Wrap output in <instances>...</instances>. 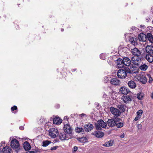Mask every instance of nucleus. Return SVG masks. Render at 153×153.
<instances>
[{"label":"nucleus","mask_w":153,"mask_h":153,"mask_svg":"<svg viewBox=\"0 0 153 153\" xmlns=\"http://www.w3.org/2000/svg\"><path fill=\"white\" fill-rule=\"evenodd\" d=\"M141 57L148 62L153 61V46L152 45H147L145 47V50L141 55Z\"/></svg>","instance_id":"f257e3e1"},{"label":"nucleus","mask_w":153,"mask_h":153,"mask_svg":"<svg viewBox=\"0 0 153 153\" xmlns=\"http://www.w3.org/2000/svg\"><path fill=\"white\" fill-rule=\"evenodd\" d=\"M128 73L131 74V71L129 68H126L124 69H120L117 73V75L118 78L124 79L127 76Z\"/></svg>","instance_id":"f03ea898"},{"label":"nucleus","mask_w":153,"mask_h":153,"mask_svg":"<svg viewBox=\"0 0 153 153\" xmlns=\"http://www.w3.org/2000/svg\"><path fill=\"white\" fill-rule=\"evenodd\" d=\"M110 109L111 113L114 115V118H118L117 117L120 116L121 113L118 109L113 107H111Z\"/></svg>","instance_id":"7ed1b4c3"},{"label":"nucleus","mask_w":153,"mask_h":153,"mask_svg":"<svg viewBox=\"0 0 153 153\" xmlns=\"http://www.w3.org/2000/svg\"><path fill=\"white\" fill-rule=\"evenodd\" d=\"M10 146L13 149H16L17 151L20 149V144L19 141L16 139L12 140L10 143Z\"/></svg>","instance_id":"20e7f679"},{"label":"nucleus","mask_w":153,"mask_h":153,"mask_svg":"<svg viewBox=\"0 0 153 153\" xmlns=\"http://www.w3.org/2000/svg\"><path fill=\"white\" fill-rule=\"evenodd\" d=\"M127 95H124L122 96L121 99L123 100L124 102L126 103H127L129 102L132 101V99L133 98V96L131 94V93ZM132 94V93H131Z\"/></svg>","instance_id":"39448f33"},{"label":"nucleus","mask_w":153,"mask_h":153,"mask_svg":"<svg viewBox=\"0 0 153 153\" xmlns=\"http://www.w3.org/2000/svg\"><path fill=\"white\" fill-rule=\"evenodd\" d=\"M49 132V135L53 138L56 137L59 134L57 129L54 128L50 129Z\"/></svg>","instance_id":"423d86ee"},{"label":"nucleus","mask_w":153,"mask_h":153,"mask_svg":"<svg viewBox=\"0 0 153 153\" xmlns=\"http://www.w3.org/2000/svg\"><path fill=\"white\" fill-rule=\"evenodd\" d=\"M119 92L120 94H123L124 95H127L129 93H132L129 89L125 86H122L120 88Z\"/></svg>","instance_id":"0eeeda50"},{"label":"nucleus","mask_w":153,"mask_h":153,"mask_svg":"<svg viewBox=\"0 0 153 153\" xmlns=\"http://www.w3.org/2000/svg\"><path fill=\"white\" fill-rule=\"evenodd\" d=\"M131 62L134 65L140 66L141 63V60L139 57H133L131 58Z\"/></svg>","instance_id":"6e6552de"},{"label":"nucleus","mask_w":153,"mask_h":153,"mask_svg":"<svg viewBox=\"0 0 153 153\" xmlns=\"http://www.w3.org/2000/svg\"><path fill=\"white\" fill-rule=\"evenodd\" d=\"M63 129L65 132L68 134H71L72 133V129L69 124H65Z\"/></svg>","instance_id":"1a4fd4ad"},{"label":"nucleus","mask_w":153,"mask_h":153,"mask_svg":"<svg viewBox=\"0 0 153 153\" xmlns=\"http://www.w3.org/2000/svg\"><path fill=\"white\" fill-rule=\"evenodd\" d=\"M131 52L132 54L136 57H139L141 55L140 51L136 48L131 49Z\"/></svg>","instance_id":"9d476101"},{"label":"nucleus","mask_w":153,"mask_h":153,"mask_svg":"<svg viewBox=\"0 0 153 153\" xmlns=\"http://www.w3.org/2000/svg\"><path fill=\"white\" fill-rule=\"evenodd\" d=\"M59 137L61 140H68L69 139V136L66 134L64 132H61L58 134Z\"/></svg>","instance_id":"9b49d317"},{"label":"nucleus","mask_w":153,"mask_h":153,"mask_svg":"<svg viewBox=\"0 0 153 153\" xmlns=\"http://www.w3.org/2000/svg\"><path fill=\"white\" fill-rule=\"evenodd\" d=\"M116 118H114V119H108L107 122V124L108 126L111 127L115 126V123L116 122Z\"/></svg>","instance_id":"f8f14e48"},{"label":"nucleus","mask_w":153,"mask_h":153,"mask_svg":"<svg viewBox=\"0 0 153 153\" xmlns=\"http://www.w3.org/2000/svg\"><path fill=\"white\" fill-rule=\"evenodd\" d=\"M110 83L112 85L118 86L120 85V82L118 79L113 78L111 79Z\"/></svg>","instance_id":"ddd939ff"},{"label":"nucleus","mask_w":153,"mask_h":153,"mask_svg":"<svg viewBox=\"0 0 153 153\" xmlns=\"http://www.w3.org/2000/svg\"><path fill=\"white\" fill-rule=\"evenodd\" d=\"M147 34H145L143 33L139 34L138 38L140 41L146 42L147 41Z\"/></svg>","instance_id":"4468645a"},{"label":"nucleus","mask_w":153,"mask_h":153,"mask_svg":"<svg viewBox=\"0 0 153 153\" xmlns=\"http://www.w3.org/2000/svg\"><path fill=\"white\" fill-rule=\"evenodd\" d=\"M137 79L139 81L143 84H145L147 82V78L146 76L142 75H140L137 77Z\"/></svg>","instance_id":"2eb2a0df"},{"label":"nucleus","mask_w":153,"mask_h":153,"mask_svg":"<svg viewBox=\"0 0 153 153\" xmlns=\"http://www.w3.org/2000/svg\"><path fill=\"white\" fill-rule=\"evenodd\" d=\"M92 134L94 135L97 138H101L104 136V133L103 132L98 131L93 132Z\"/></svg>","instance_id":"dca6fc26"},{"label":"nucleus","mask_w":153,"mask_h":153,"mask_svg":"<svg viewBox=\"0 0 153 153\" xmlns=\"http://www.w3.org/2000/svg\"><path fill=\"white\" fill-rule=\"evenodd\" d=\"M124 62L123 61V59L120 58H119L116 61V63L117 64V66L119 68H123L124 66Z\"/></svg>","instance_id":"f3484780"},{"label":"nucleus","mask_w":153,"mask_h":153,"mask_svg":"<svg viewBox=\"0 0 153 153\" xmlns=\"http://www.w3.org/2000/svg\"><path fill=\"white\" fill-rule=\"evenodd\" d=\"M116 122L115 123V126L117 128H122L123 126V123L120 122L121 119L120 118H117L116 119Z\"/></svg>","instance_id":"a211bd4d"},{"label":"nucleus","mask_w":153,"mask_h":153,"mask_svg":"<svg viewBox=\"0 0 153 153\" xmlns=\"http://www.w3.org/2000/svg\"><path fill=\"white\" fill-rule=\"evenodd\" d=\"M127 84L128 87L131 89L135 88L137 86V85L135 82L132 80H131L128 81L127 83Z\"/></svg>","instance_id":"6ab92c4d"},{"label":"nucleus","mask_w":153,"mask_h":153,"mask_svg":"<svg viewBox=\"0 0 153 153\" xmlns=\"http://www.w3.org/2000/svg\"><path fill=\"white\" fill-rule=\"evenodd\" d=\"M123 61L124 62V65L129 66L131 63V60L128 57H126L123 59Z\"/></svg>","instance_id":"aec40b11"},{"label":"nucleus","mask_w":153,"mask_h":153,"mask_svg":"<svg viewBox=\"0 0 153 153\" xmlns=\"http://www.w3.org/2000/svg\"><path fill=\"white\" fill-rule=\"evenodd\" d=\"M131 74L132 73H137L138 72V69L139 68V66L134 65H132L131 66Z\"/></svg>","instance_id":"412c9836"},{"label":"nucleus","mask_w":153,"mask_h":153,"mask_svg":"<svg viewBox=\"0 0 153 153\" xmlns=\"http://www.w3.org/2000/svg\"><path fill=\"white\" fill-rule=\"evenodd\" d=\"M147 41L153 44V35L151 33H147Z\"/></svg>","instance_id":"4be33fe9"},{"label":"nucleus","mask_w":153,"mask_h":153,"mask_svg":"<svg viewBox=\"0 0 153 153\" xmlns=\"http://www.w3.org/2000/svg\"><path fill=\"white\" fill-rule=\"evenodd\" d=\"M62 120L58 117H55L53 118V123L54 124L59 125L62 122Z\"/></svg>","instance_id":"5701e85b"},{"label":"nucleus","mask_w":153,"mask_h":153,"mask_svg":"<svg viewBox=\"0 0 153 153\" xmlns=\"http://www.w3.org/2000/svg\"><path fill=\"white\" fill-rule=\"evenodd\" d=\"M137 40V38L134 37H131L129 39V41L131 44L134 46L138 44Z\"/></svg>","instance_id":"b1692460"},{"label":"nucleus","mask_w":153,"mask_h":153,"mask_svg":"<svg viewBox=\"0 0 153 153\" xmlns=\"http://www.w3.org/2000/svg\"><path fill=\"white\" fill-rule=\"evenodd\" d=\"M2 151L4 153H10L12 150L10 147L6 146L3 149Z\"/></svg>","instance_id":"393cba45"},{"label":"nucleus","mask_w":153,"mask_h":153,"mask_svg":"<svg viewBox=\"0 0 153 153\" xmlns=\"http://www.w3.org/2000/svg\"><path fill=\"white\" fill-rule=\"evenodd\" d=\"M99 125L102 128H105L107 126V123L104 122L102 120H100L97 121Z\"/></svg>","instance_id":"a878e982"},{"label":"nucleus","mask_w":153,"mask_h":153,"mask_svg":"<svg viewBox=\"0 0 153 153\" xmlns=\"http://www.w3.org/2000/svg\"><path fill=\"white\" fill-rule=\"evenodd\" d=\"M23 145L24 148L25 150H29L31 148L30 144L27 142H25L23 144Z\"/></svg>","instance_id":"bb28decb"},{"label":"nucleus","mask_w":153,"mask_h":153,"mask_svg":"<svg viewBox=\"0 0 153 153\" xmlns=\"http://www.w3.org/2000/svg\"><path fill=\"white\" fill-rule=\"evenodd\" d=\"M125 105L120 102L117 105V107L122 112H124L125 111Z\"/></svg>","instance_id":"cd10ccee"},{"label":"nucleus","mask_w":153,"mask_h":153,"mask_svg":"<svg viewBox=\"0 0 153 153\" xmlns=\"http://www.w3.org/2000/svg\"><path fill=\"white\" fill-rule=\"evenodd\" d=\"M114 142V141L112 140H110L108 142H106L104 145V146L106 147H109L110 146H111L113 145V143Z\"/></svg>","instance_id":"c85d7f7f"},{"label":"nucleus","mask_w":153,"mask_h":153,"mask_svg":"<svg viewBox=\"0 0 153 153\" xmlns=\"http://www.w3.org/2000/svg\"><path fill=\"white\" fill-rule=\"evenodd\" d=\"M93 128L94 126L92 124L89 123L87 124V131H91Z\"/></svg>","instance_id":"c756f323"},{"label":"nucleus","mask_w":153,"mask_h":153,"mask_svg":"<svg viewBox=\"0 0 153 153\" xmlns=\"http://www.w3.org/2000/svg\"><path fill=\"white\" fill-rule=\"evenodd\" d=\"M139 68H140L141 70L143 71H146L148 68V66L145 64H143L142 65H140L139 66Z\"/></svg>","instance_id":"7c9ffc66"},{"label":"nucleus","mask_w":153,"mask_h":153,"mask_svg":"<svg viewBox=\"0 0 153 153\" xmlns=\"http://www.w3.org/2000/svg\"><path fill=\"white\" fill-rule=\"evenodd\" d=\"M51 143V141L46 140L43 141L42 143V146L43 147H46Z\"/></svg>","instance_id":"2f4dec72"},{"label":"nucleus","mask_w":153,"mask_h":153,"mask_svg":"<svg viewBox=\"0 0 153 153\" xmlns=\"http://www.w3.org/2000/svg\"><path fill=\"white\" fill-rule=\"evenodd\" d=\"M144 95V94L142 93H138L137 94V98L139 100H141L143 99Z\"/></svg>","instance_id":"473e14b6"},{"label":"nucleus","mask_w":153,"mask_h":153,"mask_svg":"<svg viewBox=\"0 0 153 153\" xmlns=\"http://www.w3.org/2000/svg\"><path fill=\"white\" fill-rule=\"evenodd\" d=\"M95 125L97 130H102V128H101L102 127L99 125L98 123H95Z\"/></svg>","instance_id":"72a5a7b5"},{"label":"nucleus","mask_w":153,"mask_h":153,"mask_svg":"<svg viewBox=\"0 0 153 153\" xmlns=\"http://www.w3.org/2000/svg\"><path fill=\"white\" fill-rule=\"evenodd\" d=\"M83 130L82 128L79 127H76L75 129V131L78 133L82 132Z\"/></svg>","instance_id":"f704fd0d"},{"label":"nucleus","mask_w":153,"mask_h":153,"mask_svg":"<svg viewBox=\"0 0 153 153\" xmlns=\"http://www.w3.org/2000/svg\"><path fill=\"white\" fill-rule=\"evenodd\" d=\"M79 140L81 143H85L86 142V138L85 137H82L79 138Z\"/></svg>","instance_id":"c9c22d12"},{"label":"nucleus","mask_w":153,"mask_h":153,"mask_svg":"<svg viewBox=\"0 0 153 153\" xmlns=\"http://www.w3.org/2000/svg\"><path fill=\"white\" fill-rule=\"evenodd\" d=\"M143 113V111L142 110H138L137 112V115L141 117Z\"/></svg>","instance_id":"e433bc0d"},{"label":"nucleus","mask_w":153,"mask_h":153,"mask_svg":"<svg viewBox=\"0 0 153 153\" xmlns=\"http://www.w3.org/2000/svg\"><path fill=\"white\" fill-rule=\"evenodd\" d=\"M147 75L149 78V82L150 83H151L153 81V79L151 77V76L149 74H147Z\"/></svg>","instance_id":"4c0bfd02"},{"label":"nucleus","mask_w":153,"mask_h":153,"mask_svg":"<svg viewBox=\"0 0 153 153\" xmlns=\"http://www.w3.org/2000/svg\"><path fill=\"white\" fill-rule=\"evenodd\" d=\"M113 61V59L111 57H109L108 58V64L110 65H112V62Z\"/></svg>","instance_id":"58836bf2"},{"label":"nucleus","mask_w":153,"mask_h":153,"mask_svg":"<svg viewBox=\"0 0 153 153\" xmlns=\"http://www.w3.org/2000/svg\"><path fill=\"white\" fill-rule=\"evenodd\" d=\"M100 57L101 59H105V56L103 54H101L100 55Z\"/></svg>","instance_id":"ea45409f"},{"label":"nucleus","mask_w":153,"mask_h":153,"mask_svg":"<svg viewBox=\"0 0 153 153\" xmlns=\"http://www.w3.org/2000/svg\"><path fill=\"white\" fill-rule=\"evenodd\" d=\"M77 150H78V148L77 146H75L73 148V150L72 152H76Z\"/></svg>","instance_id":"a19ab883"},{"label":"nucleus","mask_w":153,"mask_h":153,"mask_svg":"<svg viewBox=\"0 0 153 153\" xmlns=\"http://www.w3.org/2000/svg\"><path fill=\"white\" fill-rule=\"evenodd\" d=\"M17 108V107L15 105H14L13 107H11V110L12 111H14V110H16Z\"/></svg>","instance_id":"79ce46f5"},{"label":"nucleus","mask_w":153,"mask_h":153,"mask_svg":"<svg viewBox=\"0 0 153 153\" xmlns=\"http://www.w3.org/2000/svg\"><path fill=\"white\" fill-rule=\"evenodd\" d=\"M57 146H56L52 147L51 148V151L56 150L57 149Z\"/></svg>","instance_id":"37998d69"},{"label":"nucleus","mask_w":153,"mask_h":153,"mask_svg":"<svg viewBox=\"0 0 153 153\" xmlns=\"http://www.w3.org/2000/svg\"><path fill=\"white\" fill-rule=\"evenodd\" d=\"M141 117H139L137 115V116L135 118L134 120L135 121H137Z\"/></svg>","instance_id":"c03bdc74"},{"label":"nucleus","mask_w":153,"mask_h":153,"mask_svg":"<svg viewBox=\"0 0 153 153\" xmlns=\"http://www.w3.org/2000/svg\"><path fill=\"white\" fill-rule=\"evenodd\" d=\"M146 20L147 22H148L150 21V19L149 17H146Z\"/></svg>","instance_id":"a18cd8bd"},{"label":"nucleus","mask_w":153,"mask_h":153,"mask_svg":"<svg viewBox=\"0 0 153 153\" xmlns=\"http://www.w3.org/2000/svg\"><path fill=\"white\" fill-rule=\"evenodd\" d=\"M28 153H37V152L36 151H32L28 152Z\"/></svg>","instance_id":"49530a36"},{"label":"nucleus","mask_w":153,"mask_h":153,"mask_svg":"<svg viewBox=\"0 0 153 153\" xmlns=\"http://www.w3.org/2000/svg\"><path fill=\"white\" fill-rule=\"evenodd\" d=\"M79 116H80L81 117H82L83 116H85V114H81L79 115Z\"/></svg>","instance_id":"de8ad7c7"},{"label":"nucleus","mask_w":153,"mask_h":153,"mask_svg":"<svg viewBox=\"0 0 153 153\" xmlns=\"http://www.w3.org/2000/svg\"><path fill=\"white\" fill-rule=\"evenodd\" d=\"M19 129L21 130H23L24 129V127L23 126H20L19 127Z\"/></svg>","instance_id":"09e8293b"},{"label":"nucleus","mask_w":153,"mask_h":153,"mask_svg":"<svg viewBox=\"0 0 153 153\" xmlns=\"http://www.w3.org/2000/svg\"><path fill=\"white\" fill-rule=\"evenodd\" d=\"M64 120H67L68 119V117L67 116H65L64 117Z\"/></svg>","instance_id":"8fccbe9b"},{"label":"nucleus","mask_w":153,"mask_h":153,"mask_svg":"<svg viewBox=\"0 0 153 153\" xmlns=\"http://www.w3.org/2000/svg\"><path fill=\"white\" fill-rule=\"evenodd\" d=\"M135 29V27H131V29L132 30H134Z\"/></svg>","instance_id":"3c124183"},{"label":"nucleus","mask_w":153,"mask_h":153,"mask_svg":"<svg viewBox=\"0 0 153 153\" xmlns=\"http://www.w3.org/2000/svg\"><path fill=\"white\" fill-rule=\"evenodd\" d=\"M141 127H142V126H141V125H140V124H138V128H139V127H140V128H141Z\"/></svg>","instance_id":"603ef678"},{"label":"nucleus","mask_w":153,"mask_h":153,"mask_svg":"<svg viewBox=\"0 0 153 153\" xmlns=\"http://www.w3.org/2000/svg\"><path fill=\"white\" fill-rule=\"evenodd\" d=\"M152 13H153V6L152 7Z\"/></svg>","instance_id":"864d4df0"},{"label":"nucleus","mask_w":153,"mask_h":153,"mask_svg":"<svg viewBox=\"0 0 153 153\" xmlns=\"http://www.w3.org/2000/svg\"><path fill=\"white\" fill-rule=\"evenodd\" d=\"M63 30H64V29H61V31H63Z\"/></svg>","instance_id":"5fc2aeb1"},{"label":"nucleus","mask_w":153,"mask_h":153,"mask_svg":"<svg viewBox=\"0 0 153 153\" xmlns=\"http://www.w3.org/2000/svg\"><path fill=\"white\" fill-rule=\"evenodd\" d=\"M150 62V63H152V62H153V61H152L151 62Z\"/></svg>","instance_id":"6e6d98bb"},{"label":"nucleus","mask_w":153,"mask_h":153,"mask_svg":"<svg viewBox=\"0 0 153 153\" xmlns=\"http://www.w3.org/2000/svg\"><path fill=\"white\" fill-rule=\"evenodd\" d=\"M121 138H123L124 137H123V136H121Z\"/></svg>","instance_id":"4d7b16f0"},{"label":"nucleus","mask_w":153,"mask_h":153,"mask_svg":"<svg viewBox=\"0 0 153 153\" xmlns=\"http://www.w3.org/2000/svg\"><path fill=\"white\" fill-rule=\"evenodd\" d=\"M1 143H2V144L4 143H3V142H1Z\"/></svg>","instance_id":"13d9d810"},{"label":"nucleus","mask_w":153,"mask_h":153,"mask_svg":"<svg viewBox=\"0 0 153 153\" xmlns=\"http://www.w3.org/2000/svg\"><path fill=\"white\" fill-rule=\"evenodd\" d=\"M1 143H2V144L4 143H3V142H1Z\"/></svg>","instance_id":"bf43d9fd"},{"label":"nucleus","mask_w":153,"mask_h":153,"mask_svg":"<svg viewBox=\"0 0 153 153\" xmlns=\"http://www.w3.org/2000/svg\"><path fill=\"white\" fill-rule=\"evenodd\" d=\"M1 151V150L0 149V151Z\"/></svg>","instance_id":"052dcab7"}]
</instances>
